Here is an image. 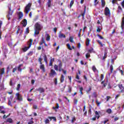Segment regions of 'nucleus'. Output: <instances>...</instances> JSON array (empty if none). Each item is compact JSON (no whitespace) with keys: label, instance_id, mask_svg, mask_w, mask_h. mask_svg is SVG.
<instances>
[{"label":"nucleus","instance_id":"1","mask_svg":"<svg viewBox=\"0 0 124 124\" xmlns=\"http://www.w3.org/2000/svg\"><path fill=\"white\" fill-rule=\"evenodd\" d=\"M58 62H59V63L58 65L55 64L54 65V69L56 71H59V72H62V71L63 74L65 75L67 73V71L64 70L63 69H62V62L61 60H58Z\"/></svg>","mask_w":124,"mask_h":124},{"label":"nucleus","instance_id":"2","mask_svg":"<svg viewBox=\"0 0 124 124\" xmlns=\"http://www.w3.org/2000/svg\"><path fill=\"white\" fill-rule=\"evenodd\" d=\"M34 27L35 31L34 34L35 35H37V34H39V31L42 30V28L41 27V25H40L38 22L35 23Z\"/></svg>","mask_w":124,"mask_h":124},{"label":"nucleus","instance_id":"3","mask_svg":"<svg viewBox=\"0 0 124 124\" xmlns=\"http://www.w3.org/2000/svg\"><path fill=\"white\" fill-rule=\"evenodd\" d=\"M42 61H43V59L40 56L38 59V62H39L40 64L39 66L40 69L42 70L43 72L44 73L46 72V69H45V65L42 63Z\"/></svg>","mask_w":124,"mask_h":124},{"label":"nucleus","instance_id":"4","mask_svg":"<svg viewBox=\"0 0 124 124\" xmlns=\"http://www.w3.org/2000/svg\"><path fill=\"white\" fill-rule=\"evenodd\" d=\"M32 42H33V40L31 39H30L29 41L27 42L28 46H25L22 48L23 52H27L28 49H30V48H31V46L32 45Z\"/></svg>","mask_w":124,"mask_h":124},{"label":"nucleus","instance_id":"5","mask_svg":"<svg viewBox=\"0 0 124 124\" xmlns=\"http://www.w3.org/2000/svg\"><path fill=\"white\" fill-rule=\"evenodd\" d=\"M31 3H29L26 6L24 9V12L26 14H29V13L31 11Z\"/></svg>","mask_w":124,"mask_h":124},{"label":"nucleus","instance_id":"6","mask_svg":"<svg viewBox=\"0 0 124 124\" xmlns=\"http://www.w3.org/2000/svg\"><path fill=\"white\" fill-rule=\"evenodd\" d=\"M86 10H87V6H84V12L78 16V19H79L80 18V17H81V16H82V20H85V15H86Z\"/></svg>","mask_w":124,"mask_h":124},{"label":"nucleus","instance_id":"7","mask_svg":"<svg viewBox=\"0 0 124 124\" xmlns=\"http://www.w3.org/2000/svg\"><path fill=\"white\" fill-rule=\"evenodd\" d=\"M104 15L105 16H110L111 15L110 9L108 7L105 8Z\"/></svg>","mask_w":124,"mask_h":124},{"label":"nucleus","instance_id":"8","mask_svg":"<svg viewBox=\"0 0 124 124\" xmlns=\"http://www.w3.org/2000/svg\"><path fill=\"white\" fill-rule=\"evenodd\" d=\"M16 99L18 101H23V96L21 95L19 93H16Z\"/></svg>","mask_w":124,"mask_h":124},{"label":"nucleus","instance_id":"9","mask_svg":"<svg viewBox=\"0 0 124 124\" xmlns=\"http://www.w3.org/2000/svg\"><path fill=\"white\" fill-rule=\"evenodd\" d=\"M49 75L50 77H53L55 76V75H57V72H56V71H55V70L52 69L50 70V72L49 74Z\"/></svg>","mask_w":124,"mask_h":124},{"label":"nucleus","instance_id":"10","mask_svg":"<svg viewBox=\"0 0 124 124\" xmlns=\"http://www.w3.org/2000/svg\"><path fill=\"white\" fill-rule=\"evenodd\" d=\"M13 98L14 97L12 95L10 96V98L8 99V105L9 106H12V104H11V102L13 100Z\"/></svg>","mask_w":124,"mask_h":124},{"label":"nucleus","instance_id":"11","mask_svg":"<svg viewBox=\"0 0 124 124\" xmlns=\"http://www.w3.org/2000/svg\"><path fill=\"white\" fill-rule=\"evenodd\" d=\"M36 91H37L39 92L40 93H43L45 92V90H44V88L40 87L38 89H36Z\"/></svg>","mask_w":124,"mask_h":124},{"label":"nucleus","instance_id":"12","mask_svg":"<svg viewBox=\"0 0 124 124\" xmlns=\"http://www.w3.org/2000/svg\"><path fill=\"white\" fill-rule=\"evenodd\" d=\"M13 12H14V10H13L12 12H8V14L7 15V18H8V20H10V16H12Z\"/></svg>","mask_w":124,"mask_h":124},{"label":"nucleus","instance_id":"13","mask_svg":"<svg viewBox=\"0 0 124 124\" xmlns=\"http://www.w3.org/2000/svg\"><path fill=\"white\" fill-rule=\"evenodd\" d=\"M59 38H66V36H65L64 35V34L62 33L61 31H60L59 32V34L58 35Z\"/></svg>","mask_w":124,"mask_h":124},{"label":"nucleus","instance_id":"14","mask_svg":"<svg viewBox=\"0 0 124 124\" xmlns=\"http://www.w3.org/2000/svg\"><path fill=\"white\" fill-rule=\"evenodd\" d=\"M17 15L18 16V20H20V19H22V18H23V16H24V14L22 12H19L17 13Z\"/></svg>","mask_w":124,"mask_h":124},{"label":"nucleus","instance_id":"15","mask_svg":"<svg viewBox=\"0 0 124 124\" xmlns=\"http://www.w3.org/2000/svg\"><path fill=\"white\" fill-rule=\"evenodd\" d=\"M22 25H23V27H26L28 24V21H27V19H24L22 21Z\"/></svg>","mask_w":124,"mask_h":124},{"label":"nucleus","instance_id":"16","mask_svg":"<svg viewBox=\"0 0 124 124\" xmlns=\"http://www.w3.org/2000/svg\"><path fill=\"white\" fill-rule=\"evenodd\" d=\"M4 73H5V69H4V68H3L1 69L0 71V77H1V76H2V75H3V74H4Z\"/></svg>","mask_w":124,"mask_h":124},{"label":"nucleus","instance_id":"17","mask_svg":"<svg viewBox=\"0 0 124 124\" xmlns=\"http://www.w3.org/2000/svg\"><path fill=\"white\" fill-rule=\"evenodd\" d=\"M60 80L61 83H63V82H64V76L63 75H61Z\"/></svg>","mask_w":124,"mask_h":124},{"label":"nucleus","instance_id":"18","mask_svg":"<svg viewBox=\"0 0 124 124\" xmlns=\"http://www.w3.org/2000/svg\"><path fill=\"white\" fill-rule=\"evenodd\" d=\"M101 1L102 8H103V7H105V5L106 4V2H105V0H101Z\"/></svg>","mask_w":124,"mask_h":124},{"label":"nucleus","instance_id":"19","mask_svg":"<svg viewBox=\"0 0 124 124\" xmlns=\"http://www.w3.org/2000/svg\"><path fill=\"white\" fill-rule=\"evenodd\" d=\"M101 85H103V87L105 88L107 86V81L105 82V80L102 81L101 83Z\"/></svg>","mask_w":124,"mask_h":124},{"label":"nucleus","instance_id":"20","mask_svg":"<svg viewBox=\"0 0 124 124\" xmlns=\"http://www.w3.org/2000/svg\"><path fill=\"white\" fill-rule=\"evenodd\" d=\"M65 87H66V85H64L63 84H61L60 85V88H61V90L62 92H63L64 91V89H65Z\"/></svg>","mask_w":124,"mask_h":124},{"label":"nucleus","instance_id":"21","mask_svg":"<svg viewBox=\"0 0 124 124\" xmlns=\"http://www.w3.org/2000/svg\"><path fill=\"white\" fill-rule=\"evenodd\" d=\"M22 66H23V64H19L18 67H17V70L18 71H19V72H22V68H21V67H22Z\"/></svg>","mask_w":124,"mask_h":124},{"label":"nucleus","instance_id":"22","mask_svg":"<svg viewBox=\"0 0 124 124\" xmlns=\"http://www.w3.org/2000/svg\"><path fill=\"white\" fill-rule=\"evenodd\" d=\"M46 41H50V39H51V36L48 33L46 34Z\"/></svg>","mask_w":124,"mask_h":124},{"label":"nucleus","instance_id":"23","mask_svg":"<svg viewBox=\"0 0 124 124\" xmlns=\"http://www.w3.org/2000/svg\"><path fill=\"white\" fill-rule=\"evenodd\" d=\"M46 43V42L45 41V40L44 39V38L43 37L42 38V40H41V42L39 44V45H40V46H41L43 44H45Z\"/></svg>","mask_w":124,"mask_h":124},{"label":"nucleus","instance_id":"24","mask_svg":"<svg viewBox=\"0 0 124 124\" xmlns=\"http://www.w3.org/2000/svg\"><path fill=\"white\" fill-rule=\"evenodd\" d=\"M114 69V68L113 67V65H111L110 66V73H108V75L110 76L112 73H113V70Z\"/></svg>","mask_w":124,"mask_h":124},{"label":"nucleus","instance_id":"25","mask_svg":"<svg viewBox=\"0 0 124 124\" xmlns=\"http://www.w3.org/2000/svg\"><path fill=\"white\" fill-rule=\"evenodd\" d=\"M6 122V123H10V124H12V123H13V120H12L11 118H8L7 119Z\"/></svg>","mask_w":124,"mask_h":124},{"label":"nucleus","instance_id":"26","mask_svg":"<svg viewBox=\"0 0 124 124\" xmlns=\"http://www.w3.org/2000/svg\"><path fill=\"white\" fill-rule=\"evenodd\" d=\"M44 61L46 63H48V61L47 60V56L45 55L44 56Z\"/></svg>","mask_w":124,"mask_h":124},{"label":"nucleus","instance_id":"27","mask_svg":"<svg viewBox=\"0 0 124 124\" xmlns=\"http://www.w3.org/2000/svg\"><path fill=\"white\" fill-rule=\"evenodd\" d=\"M90 41H91L90 40V39H89L88 38L86 39V46H89V45H90Z\"/></svg>","mask_w":124,"mask_h":124},{"label":"nucleus","instance_id":"28","mask_svg":"<svg viewBox=\"0 0 124 124\" xmlns=\"http://www.w3.org/2000/svg\"><path fill=\"white\" fill-rule=\"evenodd\" d=\"M106 58H107V52H105L103 57V60L105 61V59H106Z\"/></svg>","mask_w":124,"mask_h":124},{"label":"nucleus","instance_id":"29","mask_svg":"<svg viewBox=\"0 0 124 124\" xmlns=\"http://www.w3.org/2000/svg\"><path fill=\"white\" fill-rule=\"evenodd\" d=\"M83 90H84V88H83V87H79V93H80L81 95H83Z\"/></svg>","mask_w":124,"mask_h":124},{"label":"nucleus","instance_id":"30","mask_svg":"<svg viewBox=\"0 0 124 124\" xmlns=\"http://www.w3.org/2000/svg\"><path fill=\"white\" fill-rule=\"evenodd\" d=\"M47 4V7H48V8L51 7V0H48Z\"/></svg>","mask_w":124,"mask_h":124},{"label":"nucleus","instance_id":"31","mask_svg":"<svg viewBox=\"0 0 124 124\" xmlns=\"http://www.w3.org/2000/svg\"><path fill=\"white\" fill-rule=\"evenodd\" d=\"M20 88H21V84L19 83L17 85V87H16V91L19 92V91H20Z\"/></svg>","mask_w":124,"mask_h":124},{"label":"nucleus","instance_id":"32","mask_svg":"<svg viewBox=\"0 0 124 124\" xmlns=\"http://www.w3.org/2000/svg\"><path fill=\"white\" fill-rule=\"evenodd\" d=\"M32 55H33V51H30L28 54L27 56H29V57L31 56Z\"/></svg>","mask_w":124,"mask_h":124},{"label":"nucleus","instance_id":"33","mask_svg":"<svg viewBox=\"0 0 124 124\" xmlns=\"http://www.w3.org/2000/svg\"><path fill=\"white\" fill-rule=\"evenodd\" d=\"M10 71V67L9 66H8L6 68L7 74H9Z\"/></svg>","mask_w":124,"mask_h":124},{"label":"nucleus","instance_id":"34","mask_svg":"<svg viewBox=\"0 0 124 124\" xmlns=\"http://www.w3.org/2000/svg\"><path fill=\"white\" fill-rule=\"evenodd\" d=\"M4 89V85L3 83L0 84V90H3Z\"/></svg>","mask_w":124,"mask_h":124},{"label":"nucleus","instance_id":"35","mask_svg":"<svg viewBox=\"0 0 124 124\" xmlns=\"http://www.w3.org/2000/svg\"><path fill=\"white\" fill-rule=\"evenodd\" d=\"M74 39V37L73 36H70L69 37V41L71 43H73V40Z\"/></svg>","mask_w":124,"mask_h":124},{"label":"nucleus","instance_id":"36","mask_svg":"<svg viewBox=\"0 0 124 124\" xmlns=\"http://www.w3.org/2000/svg\"><path fill=\"white\" fill-rule=\"evenodd\" d=\"M93 97H95V98H96V97H97V93H96V92H93Z\"/></svg>","mask_w":124,"mask_h":124},{"label":"nucleus","instance_id":"37","mask_svg":"<svg viewBox=\"0 0 124 124\" xmlns=\"http://www.w3.org/2000/svg\"><path fill=\"white\" fill-rule=\"evenodd\" d=\"M59 107H60V106L59 105V104H56V106L53 107L52 108V109H58Z\"/></svg>","mask_w":124,"mask_h":124},{"label":"nucleus","instance_id":"38","mask_svg":"<svg viewBox=\"0 0 124 124\" xmlns=\"http://www.w3.org/2000/svg\"><path fill=\"white\" fill-rule=\"evenodd\" d=\"M67 47L68 49L69 50H70V51H71V50H72V48H71V46H70V45L69 44H67Z\"/></svg>","mask_w":124,"mask_h":124},{"label":"nucleus","instance_id":"39","mask_svg":"<svg viewBox=\"0 0 124 124\" xmlns=\"http://www.w3.org/2000/svg\"><path fill=\"white\" fill-rule=\"evenodd\" d=\"M76 121V117H75V116L73 117L71 121L72 123L73 124V123H74Z\"/></svg>","mask_w":124,"mask_h":124},{"label":"nucleus","instance_id":"40","mask_svg":"<svg viewBox=\"0 0 124 124\" xmlns=\"http://www.w3.org/2000/svg\"><path fill=\"white\" fill-rule=\"evenodd\" d=\"M74 4V0H72L70 2V7H72V5Z\"/></svg>","mask_w":124,"mask_h":124},{"label":"nucleus","instance_id":"41","mask_svg":"<svg viewBox=\"0 0 124 124\" xmlns=\"http://www.w3.org/2000/svg\"><path fill=\"white\" fill-rule=\"evenodd\" d=\"M96 103L97 104V106H99V105L101 104V102H99L98 100L96 99Z\"/></svg>","mask_w":124,"mask_h":124},{"label":"nucleus","instance_id":"42","mask_svg":"<svg viewBox=\"0 0 124 124\" xmlns=\"http://www.w3.org/2000/svg\"><path fill=\"white\" fill-rule=\"evenodd\" d=\"M95 114L96 116H97V119H99V117H100V116H99V113H98V112H97V111H96L95 112Z\"/></svg>","mask_w":124,"mask_h":124},{"label":"nucleus","instance_id":"43","mask_svg":"<svg viewBox=\"0 0 124 124\" xmlns=\"http://www.w3.org/2000/svg\"><path fill=\"white\" fill-rule=\"evenodd\" d=\"M45 123L46 124H50V120H49V119H46L45 120Z\"/></svg>","mask_w":124,"mask_h":124},{"label":"nucleus","instance_id":"44","mask_svg":"<svg viewBox=\"0 0 124 124\" xmlns=\"http://www.w3.org/2000/svg\"><path fill=\"white\" fill-rule=\"evenodd\" d=\"M37 2L39 3V5H41V3H44V1H42V0H37Z\"/></svg>","mask_w":124,"mask_h":124},{"label":"nucleus","instance_id":"45","mask_svg":"<svg viewBox=\"0 0 124 124\" xmlns=\"http://www.w3.org/2000/svg\"><path fill=\"white\" fill-rule=\"evenodd\" d=\"M97 42H98V43H99V45H100L101 47H103V44H102V43H101L100 40H98Z\"/></svg>","mask_w":124,"mask_h":124},{"label":"nucleus","instance_id":"46","mask_svg":"<svg viewBox=\"0 0 124 124\" xmlns=\"http://www.w3.org/2000/svg\"><path fill=\"white\" fill-rule=\"evenodd\" d=\"M25 33H27L28 34V33H30V28H27L26 29V30L25 31Z\"/></svg>","mask_w":124,"mask_h":124},{"label":"nucleus","instance_id":"47","mask_svg":"<svg viewBox=\"0 0 124 124\" xmlns=\"http://www.w3.org/2000/svg\"><path fill=\"white\" fill-rule=\"evenodd\" d=\"M91 57V54L90 53H88L86 54V59H89Z\"/></svg>","mask_w":124,"mask_h":124},{"label":"nucleus","instance_id":"48","mask_svg":"<svg viewBox=\"0 0 124 124\" xmlns=\"http://www.w3.org/2000/svg\"><path fill=\"white\" fill-rule=\"evenodd\" d=\"M121 11H123V9L121 6H118V12H121Z\"/></svg>","mask_w":124,"mask_h":124},{"label":"nucleus","instance_id":"49","mask_svg":"<svg viewBox=\"0 0 124 124\" xmlns=\"http://www.w3.org/2000/svg\"><path fill=\"white\" fill-rule=\"evenodd\" d=\"M54 84H55V85H58V78H55L54 79Z\"/></svg>","mask_w":124,"mask_h":124},{"label":"nucleus","instance_id":"50","mask_svg":"<svg viewBox=\"0 0 124 124\" xmlns=\"http://www.w3.org/2000/svg\"><path fill=\"white\" fill-rule=\"evenodd\" d=\"M107 113H108V114H111V113H112V110L111 109H108L107 110Z\"/></svg>","mask_w":124,"mask_h":124},{"label":"nucleus","instance_id":"51","mask_svg":"<svg viewBox=\"0 0 124 124\" xmlns=\"http://www.w3.org/2000/svg\"><path fill=\"white\" fill-rule=\"evenodd\" d=\"M97 36H98V37L100 39H104V38L99 34H97Z\"/></svg>","mask_w":124,"mask_h":124},{"label":"nucleus","instance_id":"52","mask_svg":"<svg viewBox=\"0 0 124 124\" xmlns=\"http://www.w3.org/2000/svg\"><path fill=\"white\" fill-rule=\"evenodd\" d=\"M94 2L95 6H96L97 4H98V3H99V1H97V0H94Z\"/></svg>","mask_w":124,"mask_h":124},{"label":"nucleus","instance_id":"53","mask_svg":"<svg viewBox=\"0 0 124 124\" xmlns=\"http://www.w3.org/2000/svg\"><path fill=\"white\" fill-rule=\"evenodd\" d=\"M19 31H20V26L17 27V30L16 31V34H19Z\"/></svg>","mask_w":124,"mask_h":124},{"label":"nucleus","instance_id":"54","mask_svg":"<svg viewBox=\"0 0 124 124\" xmlns=\"http://www.w3.org/2000/svg\"><path fill=\"white\" fill-rule=\"evenodd\" d=\"M93 48H92L88 50V52L92 53H93Z\"/></svg>","mask_w":124,"mask_h":124},{"label":"nucleus","instance_id":"55","mask_svg":"<svg viewBox=\"0 0 124 124\" xmlns=\"http://www.w3.org/2000/svg\"><path fill=\"white\" fill-rule=\"evenodd\" d=\"M92 69L94 72H95V71H96V68L94 66H93Z\"/></svg>","mask_w":124,"mask_h":124},{"label":"nucleus","instance_id":"56","mask_svg":"<svg viewBox=\"0 0 124 124\" xmlns=\"http://www.w3.org/2000/svg\"><path fill=\"white\" fill-rule=\"evenodd\" d=\"M92 91V87L89 86V88L88 90L86 91V92L88 93L89 92H91Z\"/></svg>","mask_w":124,"mask_h":124},{"label":"nucleus","instance_id":"57","mask_svg":"<svg viewBox=\"0 0 124 124\" xmlns=\"http://www.w3.org/2000/svg\"><path fill=\"white\" fill-rule=\"evenodd\" d=\"M17 71V67H16L15 68H14L12 71L13 73H14L16 71Z\"/></svg>","mask_w":124,"mask_h":124},{"label":"nucleus","instance_id":"58","mask_svg":"<svg viewBox=\"0 0 124 124\" xmlns=\"http://www.w3.org/2000/svg\"><path fill=\"white\" fill-rule=\"evenodd\" d=\"M49 66H52L53 65V62H52V59H50L49 61Z\"/></svg>","mask_w":124,"mask_h":124},{"label":"nucleus","instance_id":"59","mask_svg":"<svg viewBox=\"0 0 124 124\" xmlns=\"http://www.w3.org/2000/svg\"><path fill=\"white\" fill-rule=\"evenodd\" d=\"M83 112H85L83 114L84 116H87V111L86 109H83Z\"/></svg>","mask_w":124,"mask_h":124},{"label":"nucleus","instance_id":"60","mask_svg":"<svg viewBox=\"0 0 124 124\" xmlns=\"http://www.w3.org/2000/svg\"><path fill=\"white\" fill-rule=\"evenodd\" d=\"M78 102V100L77 99H74V103H75V104H77Z\"/></svg>","mask_w":124,"mask_h":124},{"label":"nucleus","instance_id":"61","mask_svg":"<svg viewBox=\"0 0 124 124\" xmlns=\"http://www.w3.org/2000/svg\"><path fill=\"white\" fill-rule=\"evenodd\" d=\"M118 87L120 90H121V89H123V88H124L123 87V85L122 84H118Z\"/></svg>","mask_w":124,"mask_h":124},{"label":"nucleus","instance_id":"62","mask_svg":"<svg viewBox=\"0 0 124 124\" xmlns=\"http://www.w3.org/2000/svg\"><path fill=\"white\" fill-rule=\"evenodd\" d=\"M71 89H72L71 87L69 86L68 91V93H71Z\"/></svg>","mask_w":124,"mask_h":124},{"label":"nucleus","instance_id":"63","mask_svg":"<svg viewBox=\"0 0 124 124\" xmlns=\"http://www.w3.org/2000/svg\"><path fill=\"white\" fill-rule=\"evenodd\" d=\"M111 98V96H107V101L108 102L109 101V99Z\"/></svg>","mask_w":124,"mask_h":124},{"label":"nucleus","instance_id":"64","mask_svg":"<svg viewBox=\"0 0 124 124\" xmlns=\"http://www.w3.org/2000/svg\"><path fill=\"white\" fill-rule=\"evenodd\" d=\"M52 120H53L54 122H57V118L55 117L52 116Z\"/></svg>","mask_w":124,"mask_h":124}]
</instances>
